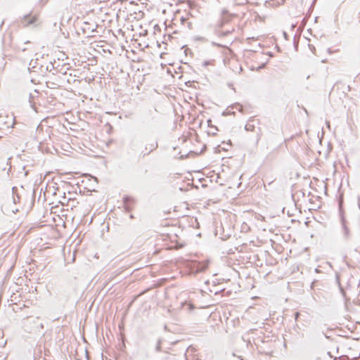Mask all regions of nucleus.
<instances>
[{
    "label": "nucleus",
    "instance_id": "f257e3e1",
    "mask_svg": "<svg viewBox=\"0 0 360 360\" xmlns=\"http://www.w3.org/2000/svg\"><path fill=\"white\" fill-rule=\"evenodd\" d=\"M37 20L36 15H32V13L25 15L20 20V24L23 27H28L31 25L34 24Z\"/></svg>",
    "mask_w": 360,
    "mask_h": 360
},
{
    "label": "nucleus",
    "instance_id": "f03ea898",
    "mask_svg": "<svg viewBox=\"0 0 360 360\" xmlns=\"http://www.w3.org/2000/svg\"><path fill=\"white\" fill-rule=\"evenodd\" d=\"M341 224H342V229L344 238L346 240H347L350 238V231H349V228L347 227V221L342 214H341Z\"/></svg>",
    "mask_w": 360,
    "mask_h": 360
},
{
    "label": "nucleus",
    "instance_id": "7ed1b4c3",
    "mask_svg": "<svg viewBox=\"0 0 360 360\" xmlns=\"http://www.w3.org/2000/svg\"><path fill=\"white\" fill-rule=\"evenodd\" d=\"M158 146V145L157 142L147 144L145 147V150L141 152L140 155H142L143 157L148 155L152 151L155 150Z\"/></svg>",
    "mask_w": 360,
    "mask_h": 360
},
{
    "label": "nucleus",
    "instance_id": "20e7f679",
    "mask_svg": "<svg viewBox=\"0 0 360 360\" xmlns=\"http://www.w3.org/2000/svg\"><path fill=\"white\" fill-rule=\"evenodd\" d=\"M39 91L34 90V93H30L29 95V103L31 108L35 111L37 112V110L35 107V99L38 98Z\"/></svg>",
    "mask_w": 360,
    "mask_h": 360
},
{
    "label": "nucleus",
    "instance_id": "39448f33",
    "mask_svg": "<svg viewBox=\"0 0 360 360\" xmlns=\"http://www.w3.org/2000/svg\"><path fill=\"white\" fill-rule=\"evenodd\" d=\"M209 264L210 261L208 259L198 262L196 265L195 271L198 273L203 272L207 269Z\"/></svg>",
    "mask_w": 360,
    "mask_h": 360
},
{
    "label": "nucleus",
    "instance_id": "423d86ee",
    "mask_svg": "<svg viewBox=\"0 0 360 360\" xmlns=\"http://www.w3.org/2000/svg\"><path fill=\"white\" fill-rule=\"evenodd\" d=\"M45 70L49 72H52L53 75H55L58 72H60L62 69L58 70L57 68L54 67L53 63L52 62H50L49 64L46 65Z\"/></svg>",
    "mask_w": 360,
    "mask_h": 360
},
{
    "label": "nucleus",
    "instance_id": "0eeeda50",
    "mask_svg": "<svg viewBox=\"0 0 360 360\" xmlns=\"http://www.w3.org/2000/svg\"><path fill=\"white\" fill-rule=\"evenodd\" d=\"M134 199L133 198L128 195H125L124 197H123L124 205H129L131 206V205L134 204Z\"/></svg>",
    "mask_w": 360,
    "mask_h": 360
},
{
    "label": "nucleus",
    "instance_id": "6e6552de",
    "mask_svg": "<svg viewBox=\"0 0 360 360\" xmlns=\"http://www.w3.org/2000/svg\"><path fill=\"white\" fill-rule=\"evenodd\" d=\"M245 129L246 131H255V127L253 124L251 123L250 121H249L245 126Z\"/></svg>",
    "mask_w": 360,
    "mask_h": 360
},
{
    "label": "nucleus",
    "instance_id": "1a4fd4ad",
    "mask_svg": "<svg viewBox=\"0 0 360 360\" xmlns=\"http://www.w3.org/2000/svg\"><path fill=\"white\" fill-rule=\"evenodd\" d=\"M229 108L233 109L236 108L240 112H243V106L240 105L238 103H236L235 104L231 105Z\"/></svg>",
    "mask_w": 360,
    "mask_h": 360
},
{
    "label": "nucleus",
    "instance_id": "9d476101",
    "mask_svg": "<svg viewBox=\"0 0 360 360\" xmlns=\"http://www.w3.org/2000/svg\"><path fill=\"white\" fill-rule=\"evenodd\" d=\"M161 343H162V340L160 339H159L157 342V345H156V347H155V350L157 352H160L161 351Z\"/></svg>",
    "mask_w": 360,
    "mask_h": 360
},
{
    "label": "nucleus",
    "instance_id": "9b49d317",
    "mask_svg": "<svg viewBox=\"0 0 360 360\" xmlns=\"http://www.w3.org/2000/svg\"><path fill=\"white\" fill-rule=\"evenodd\" d=\"M213 129H212L210 131L208 132L209 134L215 135L217 133L216 131H218V129L216 127H212Z\"/></svg>",
    "mask_w": 360,
    "mask_h": 360
},
{
    "label": "nucleus",
    "instance_id": "f8f14e48",
    "mask_svg": "<svg viewBox=\"0 0 360 360\" xmlns=\"http://www.w3.org/2000/svg\"><path fill=\"white\" fill-rule=\"evenodd\" d=\"M124 207L126 212H129L131 211V207L129 205H124Z\"/></svg>",
    "mask_w": 360,
    "mask_h": 360
},
{
    "label": "nucleus",
    "instance_id": "ddd939ff",
    "mask_svg": "<svg viewBox=\"0 0 360 360\" xmlns=\"http://www.w3.org/2000/svg\"><path fill=\"white\" fill-rule=\"evenodd\" d=\"M35 64H37V60L34 62L33 60H31L30 63V66H32V68H35L37 67Z\"/></svg>",
    "mask_w": 360,
    "mask_h": 360
},
{
    "label": "nucleus",
    "instance_id": "4468645a",
    "mask_svg": "<svg viewBox=\"0 0 360 360\" xmlns=\"http://www.w3.org/2000/svg\"><path fill=\"white\" fill-rule=\"evenodd\" d=\"M293 43H294V46H295V50H297V49H298V41H296L295 37H294Z\"/></svg>",
    "mask_w": 360,
    "mask_h": 360
},
{
    "label": "nucleus",
    "instance_id": "2eb2a0df",
    "mask_svg": "<svg viewBox=\"0 0 360 360\" xmlns=\"http://www.w3.org/2000/svg\"><path fill=\"white\" fill-rule=\"evenodd\" d=\"M180 20H181V23L182 25H184V23H185V22H186V20H187V18H185V17H181V19H180Z\"/></svg>",
    "mask_w": 360,
    "mask_h": 360
},
{
    "label": "nucleus",
    "instance_id": "dca6fc26",
    "mask_svg": "<svg viewBox=\"0 0 360 360\" xmlns=\"http://www.w3.org/2000/svg\"><path fill=\"white\" fill-rule=\"evenodd\" d=\"M210 61H208V60H205V61H204V62H203L202 65H203L204 67H206V66H207V65H210Z\"/></svg>",
    "mask_w": 360,
    "mask_h": 360
},
{
    "label": "nucleus",
    "instance_id": "f3484780",
    "mask_svg": "<svg viewBox=\"0 0 360 360\" xmlns=\"http://www.w3.org/2000/svg\"><path fill=\"white\" fill-rule=\"evenodd\" d=\"M283 34L284 38H285L286 40H288V34H287L285 31H283Z\"/></svg>",
    "mask_w": 360,
    "mask_h": 360
},
{
    "label": "nucleus",
    "instance_id": "a211bd4d",
    "mask_svg": "<svg viewBox=\"0 0 360 360\" xmlns=\"http://www.w3.org/2000/svg\"><path fill=\"white\" fill-rule=\"evenodd\" d=\"M231 32V31H226V32H224L221 35L223 36H226L228 34H229Z\"/></svg>",
    "mask_w": 360,
    "mask_h": 360
},
{
    "label": "nucleus",
    "instance_id": "6ab92c4d",
    "mask_svg": "<svg viewBox=\"0 0 360 360\" xmlns=\"http://www.w3.org/2000/svg\"><path fill=\"white\" fill-rule=\"evenodd\" d=\"M187 27L191 30L192 28V23L191 22H187Z\"/></svg>",
    "mask_w": 360,
    "mask_h": 360
},
{
    "label": "nucleus",
    "instance_id": "aec40b11",
    "mask_svg": "<svg viewBox=\"0 0 360 360\" xmlns=\"http://www.w3.org/2000/svg\"><path fill=\"white\" fill-rule=\"evenodd\" d=\"M299 316H300V313L299 312H295V319L296 321L297 320Z\"/></svg>",
    "mask_w": 360,
    "mask_h": 360
},
{
    "label": "nucleus",
    "instance_id": "412c9836",
    "mask_svg": "<svg viewBox=\"0 0 360 360\" xmlns=\"http://www.w3.org/2000/svg\"><path fill=\"white\" fill-rule=\"evenodd\" d=\"M188 306H189V309H190V310H191V309H194V306H193V304L190 303V304H188Z\"/></svg>",
    "mask_w": 360,
    "mask_h": 360
},
{
    "label": "nucleus",
    "instance_id": "4be33fe9",
    "mask_svg": "<svg viewBox=\"0 0 360 360\" xmlns=\"http://www.w3.org/2000/svg\"><path fill=\"white\" fill-rule=\"evenodd\" d=\"M227 13V11H226V10H223V11H222V14H223V15H224V14H225V13Z\"/></svg>",
    "mask_w": 360,
    "mask_h": 360
},
{
    "label": "nucleus",
    "instance_id": "5701e85b",
    "mask_svg": "<svg viewBox=\"0 0 360 360\" xmlns=\"http://www.w3.org/2000/svg\"><path fill=\"white\" fill-rule=\"evenodd\" d=\"M340 290H341V292H342V295H345V291H344V290H343L342 288H340Z\"/></svg>",
    "mask_w": 360,
    "mask_h": 360
},
{
    "label": "nucleus",
    "instance_id": "b1692460",
    "mask_svg": "<svg viewBox=\"0 0 360 360\" xmlns=\"http://www.w3.org/2000/svg\"><path fill=\"white\" fill-rule=\"evenodd\" d=\"M44 68V65H41L40 68L41 69V72H43V68Z\"/></svg>",
    "mask_w": 360,
    "mask_h": 360
},
{
    "label": "nucleus",
    "instance_id": "393cba45",
    "mask_svg": "<svg viewBox=\"0 0 360 360\" xmlns=\"http://www.w3.org/2000/svg\"><path fill=\"white\" fill-rule=\"evenodd\" d=\"M129 217H130V219H134V217L133 214H130Z\"/></svg>",
    "mask_w": 360,
    "mask_h": 360
},
{
    "label": "nucleus",
    "instance_id": "a878e982",
    "mask_svg": "<svg viewBox=\"0 0 360 360\" xmlns=\"http://www.w3.org/2000/svg\"><path fill=\"white\" fill-rule=\"evenodd\" d=\"M62 72L63 75H65V74H66V72H64V70H61V72Z\"/></svg>",
    "mask_w": 360,
    "mask_h": 360
},
{
    "label": "nucleus",
    "instance_id": "bb28decb",
    "mask_svg": "<svg viewBox=\"0 0 360 360\" xmlns=\"http://www.w3.org/2000/svg\"><path fill=\"white\" fill-rule=\"evenodd\" d=\"M62 72L63 75H65V74H66V72H64V70H61V72Z\"/></svg>",
    "mask_w": 360,
    "mask_h": 360
},
{
    "label": "nucleus",
    "instance_id": "cd10ccee",
    "mask_svg": "<svg viewBox=\"0 0 360 360\" xmlns=\"http://www.w3.org/2000/svg\"><path fill=\"white\" fill-rule=\"evenodd\" d=\"M268 54H269L270 56H273L272 53H271V52L268 53Z\"/></svg>",
    "mask_w": 360,
    "mask_h": 360
},
{
    "label": "nucleus",
    "instance_id": "c85d7f7f",
    "mask_svg": "<svg viewBox=\"0 0 360 360\" xmlns=\"http://www.w3.org/2000/svg\"><path fill=\"white\" fill-rule=\"evenodd\" d=\"M276 50H278V51H280V48L278 46L276 47Z\"/></svg>",
    "mask_w": 360,
    "mask_h": 360
},
{
    "label": "nucleus",
    "instance_id": "c756f323",
    "mask_svg": "<svg viewBox=\"0 0 360 360\" xmlns=\"http://www.w3.org/2000/svg\"><path fill=\"white\" fill-rule=\"evenodd\" d=\"M229 114H235V112H231L229 111Z\"/></svg>",
    "mask_w": 360,
    "mask_h": 360
},
{
    "label": "nucleus",
    "instance_id": "7c9ffc66",
    "mask_svg": "<svg viewBox=\"0 0 360 360\" xmlns=\"http://www.w3.org/2000/svg\"><path fill=\"white\" fill-rule=\"evenodd\" d=\"M295 27V25H292V29H294V27Z\"/></svg>",
    "mask_w": 360,
    "mask_h": 360
},
{
    "label": "nucleus",
    "instance_id": "2f4dec72",
    "mask_svg": "<svg viewBox=\"0 0 360 360\" xmlns=\"http://www.w3.org/2000/svg\"><path fill=\"white\" fill-rule=\"evenodd\" d=\"M15 189H16V188L15 187H13V188H12L13 191H14Z\"/></svg>",
    "mask_w": 360,
    "mask_h": 360
},
{
    "label": "nucleus",
    "instance_id": "473e14b6",
    "mask_svg": "<svg viewBox=\"0 0 360 360\" xmlns=\"http://www.w3.org/2000/svg\"><path fill=\"white\" fill-rule=\"evenodd\" d=\"M70 200H71V198H68V199H67V200H68V201H70Z\"/></svg>",
    "mask_w": 360,
    "mask_h": 360
}]
</instances>
